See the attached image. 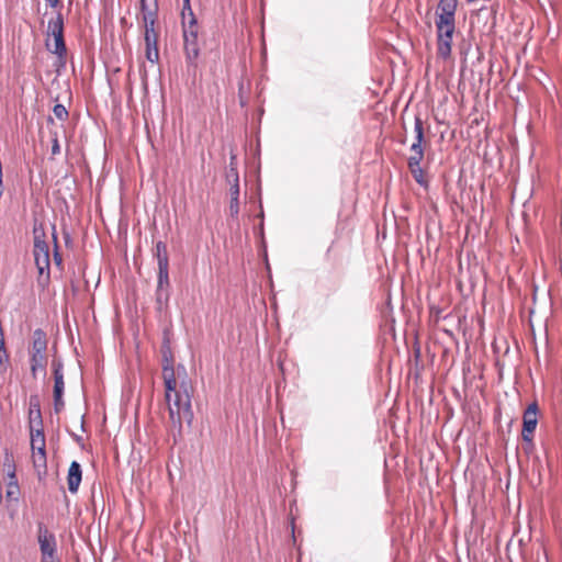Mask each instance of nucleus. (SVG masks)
Here are the masks:
<instances>
[{"label": "nucleus", "instance_id": "f257e3e1", "mask_svg": "<svg viewBox=\"0 0 562 562\" xmlns=\"http://www.w3.org/2000/svg\"><path fill=\"white\" fill-rule=\"evenodd\" d=\"M161 367L169 419L173 427L181 429L184 420L191 423L193 418L191 408L192 386L186 378L181 381L178 380L173 367V357L168 347L162 350Z\"/></svg>", "mask_w": 562, "mask_h": 562}, {"label": "nucleus", "instance_id": "f03ea898", "mask_svg": "<svg viewBox=\"0 0 562 562\" xmlns=\"http://www.w3.org/2000/svg\"><path fill=\"white\" fill-rule=\"evenodd\" d=\"M458 0H439L435 12L437 33V54L442 59L451 56L453 36L456 33V12Z\"/></svg>", "mask_w": 562, "mask_h": 562}, {"label": "nucleus", "instance_id": "7ed1b4c3", "mask_svg": "<svg viewBox=\"0 0 562 562\" xmlns=\"http://www.w3.org/2000/svg\"><path fill=\"white\" fill-rule=\"evenodd\" d=\"M47 345L48 340L46 333L41 328L35 329L29 346L30 370L34 379L37 378L38 373L44 376L46 375V368L48 363Z\"/></svg>", "mask_w": 562, "mask_h": 562}, {"label": "nucleus", "instance_id": "20e7f679", "mask_svg": "<svg viewBox=\"0 0 562 562\" xmlns=\"http://www.w3.org/2000/svg\"><path fill=\"white\" fill-rule=\"evenodd\" d=\"M182 36L183 50L189 67H196V60L200 55L199 46V24L193 11H190L189 18L182 14Z\"/></svg>", "mask_w": 562, "mask_h": 562}, {"label": "nucleus", "instance_id": "39448f33", "mask_svg": "<svg viewBox=\"0 0 562 562\" xmlns=\"http://www.w3.org/2000/svg\"><path fill=\"white\" fill-rule=\"evenodd\" d=\"M143 23L145 27L144 41H145V57L151 64L159 61V49L158 38L159 32L156 30V10H148L146 8L145 0H140Z\"/></svg>", "mask_w": 562, "mask_h": 562}, {"label": "nucleus", "instance_id": "423d86ee", "mask_svg": "<svg viewBox=\"0 0 562 562\" xmlns=\"http://www.w3.org/2000/svg\"><path fill=\"white\" fill-rule=\"evenodd\" d=\"M46 47L53 54L64 56L66 54V44L64 40V18L57 13L47 24Z\"/></svg>", "mask_w": 562, "mask_h": 562}, {"label": "nucleus", "instance_id": "0eeeda50", "mask_svg": "<svg viewBox=\"0 0 562 562\" xmlns=\"http://www.w3.org/2000/svg\"><path fill=\"white\" fill-rule=\"evenodd\" d=\"M40 427L34 428L31 425V450L32 461L38 474L46 471V441L44 430L42 428V419L38 422Z\"/></svg>", "mask_w": 562, "mask_h": 562}, {"label": "nucleus", "instance_id": "6e6552de", "mask_svg": "<svg viewBox=\"0 0 562 562\" xmlns=\"http://www.w3.org/2000/svg\"><path fill=\"white\" fill-rule=\"evenodd\" d=\"M45 234L43 231L37 228L34 229V261L40 276H49V248L47 243L44 240Z\"/></svg>", "mask_w": 562, "mask_h": 562}, {"label": "nucleus", "instance_id": "1a4fd4ad", "mask_svg": "<svg viewBox=\"0 0 562 562\" xmlns=\"http://www.w3.org/2000/svg\"><path fill=\"white\" fill-rule=\"evenodd\" d=\"M538 424V405L531 403L528 405L522 416V431L521 437L525 441L531 442L533 439V432Z\"/></svg>", "mask_w": 562, "mask_h": 562}, {"label": "nucleus", "instance_id": "9d476101", "mask_svg": "<svg viewBox=\"0 0 562 562\" xmlns=\"http://www.w3.org/2000/svg\"><path fill=\"white\" fill-rule=\"evenodd\" d=\"M53 373H54V404L55 411L58 412L63 406V393H64V374H63V364L58 360H53L52 362Z\"/></svg>", "mask_w": 562, "mask_h": 562}, {"label": "nucleus", "instance_id": "9b49d317", "mask_svg": "<svg viewBox=\"0 0 562 562\" xmlns=\"http://www.w3.org/2000/svg\"><path fill=\"white\" fill-rule=\"evenodd\" d=\"M414 133H415V139H414L413 144L411 145V155L409 156L424 157V148H423V144L425 143L424 123L419 115L415 116Z\"/></svg>", "mask_w": 562, "mask_h": 562}, {"label": "nucleus", "instance_id": "f8f14e48", "mask_svg": "<svg viewBox=\"0 0 562 562\" xmlns=\"http://www.w3.org/2000/svg\"><path fill=\"white\" fill-rule=\"evenodd\" d=\"M38 543L42 554L49 555L56 551L55 536L50 533L47 528L40 526L38 528Z\"/></svg>", "mask_w": 562, "mask_h": 562}, {"label": "nucleus", "instance_id": "ddd939ff", "mask_svg": "<svg viewBox=\"0 0 562 562\" xmlns=\"http://www.w3.org/2000/svg\"><path fill=\"white\" fill-rule=\"evenodd\" d=\"M81 477H82V471H81L80 464L77 461H72L68 469V475H67V485H68L69 492L76 493L78 491L79 485L81 483Z\"/></svg>", "mask_w": 562, "mask_h": 562}, {"label": "nucleus", "instance_id": "4468645a", "mask_svg": "<svg viewBox=\"0 0 562 562\" xmlns=\"http://www.w3.org/2000/svg\"><path fill=\"white\" fill-rule=\"evenodd\" d=\"M170 285L169 282V265L158 266V276H157V301L160 302L164 291L168 290Z\"/></svg>", "mask_w": 562, "mask_h": 562}, {"label": "nucleus", "instance_id": "2eb2a0df", "mask_svg": "<svg viewBox=\"0 0 562 562\" xmlns=\"http://www.w3.org/2000/svg\"><path fill=\"white\" fill-rule=\"evenodd\" d=\"M424 159V157H416V156H409L408 157V160H407V166H408V169L409 171L412 172L414 179L418 182V183H424L425 179H424V171L420 167V162L422 160Z\"/></svg>", "mask_w": 562, "mask_h": 562}, {"label": "nucleus", "instance_id": "dca6fc26", "mask_svg": "<svg viewBox=\"0 0 562 562\" xmlns=\"http://www.w3.org/2000/svg\"><path fill=\"white\" fill-rule=\"evenodd\" d=\"M229 213L231 216L237 217L239 213V184L237 183V179H235V183H232V187H229Z\"/></svg>", "mask_w": 562, "mask_h": 562}, {"label": "nucleus", "instance_id": "f3484780", "mask_svg": "<svg viewBox=\"0 0 562 562\" xmlns=\"http://www.w3.org/2000/svg\"><path fill=\"white\" fill-rule=\"evenodd\" d=\"M10 481L7 486V498L9 501H18L20 495V486L15 476L14 471L9 474Z\"/></svg>", "mask_w": 562, "mask_h": 562}, {"label": "nucleus", "instance_id": "a211bd4d", "mask_svg": "<svg viewBox=\"0 0 562 562\" xmlns=\"http://www.w3.org/2000/svg\"><path fill=\"white\" fill-rule=\"evenodd\" d=\"M155 255L157 258L158 266L169 265V257H168L167 246L165 243H162V241L156 243Z\"/></svg>", "mask_w": 562, "mask_h": 562}, {"label": "nucleus", "instance_id": "6ab92c4d", "mask_svg": "<svg viewBox=\"0 0 562 562\" xmlns=\"http://www.w3.org/2000/svg\"><path fill=\"white\" fill-rule=\"evenodd\" d=\"M53 113L59 121H66L68 117V111L63 104H56L53 109Z\"/></svg>", "mask_w": 562, "mask_h": 562}, {"label": "nucleus", "instance_id": "aec40b11", "mask_svg": "<svg viewBox=\"0 0 562 562\" xmlns=\"http://www.w3.org/2000/svg\"><path fill=\"white\" fill-rule=\"evenodd\" d=\"M10 363V356L5 349V346L0 345V367L5 371Z\"/></svg>", "mask_w": 562, "mask_h": 562}, {"label": "nucleus", "instance_id": "412c9836", "mask_svg": "<svg viewBox=\"0 0 562 562\" xmlns=\"http://www.w3.org/2000/svg\"><path fill=\"white\" fill-rule=\"evenodd\" d=\"M235 179H237V183L239 184V177L236 169L232 168L229 172L227 173V181L229 186L232 187V183H235Z\"/></svg>", "mask_w": 562, "mask_h": 562}, {"label": "nucleus", "instance_id": "4be33fe9", "mask_svg": "<svg viewBox=\"0 0 562 562\" xmlns=\"http://www.w3.org/2000/svg\"><path fill=\"white\" fill-rule=\"evenodd\" d=\"M59 154H60V146H59V143H58L57 135L54 134L53 144H52V155L56 156V155H59Z\"/></svg>", "mask_w": 562, "mask_h": 562}, {"label": "nucleus", "instance_id": "5701e85b", "mask_svg": "<svg viewBox=\"0 0 562 562\" xmlns=\"http://www.w3.org/2000/svg\"><path fill=\"white\" fill-rule=\"evenodd\" d=\"M186 10H188V15L190 14V11H192L190 5V0H183V11L182 14H186Z\"/></svg>", "mask_w": 562, "mask_h": 562}, {"label": "nucleus", "instance_id": "b1692460", "mask_svg": "<svg viewBox=\"0 0 562 562\" xmlns=\"http://www.w3.org/2000/svg\"><path fill=\"white\" fill-rule=\"evenodd\" d=\"M54 555L55 553H50L49 555L42 554V562H54Z\"/></svg>", "mask_w": 562, "mask_h": 562}, {"label": "nucleus", "instance_id": "393cba45", "mask_svg": "<svg viewBox=\"0 0 562 562\" xmlns=\"http://www.w3.org/2000/svg\"><path fill=\"white\" fill-rule=\"evenodd\" d=\"M54 260L57 266H61V256L58 254L57 250H55V252H54Z\"/></svg>", "mask_w": 562, "mask_h": 562}, {"label": "nucleus", "instance_id": "a878e982", "mask_svg": "<svg viewBox=\"0 0 562 562\" xmlns=\"http://www.w3.org/2000/svg\"><path fill=\"white\" fill-rule=\"evenodd\" d=\"M45 1L52 8H56L60 3V0H45Z\"/></svg>", "mask_w": 562, "mask_h": 562}, {"label": "nucleus", "instance_id": "bb28decb", "mask_svg": "<svg viewBox=\"0 0 562 562\" xmlns=\"http://www.w3.org/2000/svg\"><path fill=\"white\" fill-rule=\"evenodd\" d=\"M53 238H54L55 244H57V236H56L55 232L53 233Z\"/></svg>", "mask_w": 562, "mask_h": 562}]
</instances>
